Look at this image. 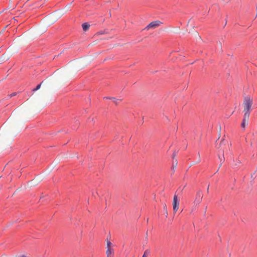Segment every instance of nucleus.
<instances>
[{"label":"nucleus","mask_w":257,"mask_h":257,"mask_svg":"<svg viewBox=\"0 0 257 257\" xmlns=\"http://www.w3.org/2000/svg\"><path fill=\"white\" fill-rule=\"evenodd\" d=\"M43 81H42V82L40 84L38 85L37 86V87H36L35 89H34L33 90V91H37V90H38V89H39L40 88V87H41V84H42V83H43Z\"/></svg>","instance_id":"obj_12"},{"label":"nucleus","mask_w":257,"mask_h":257,"mask_svg":"<svg viewBox=\"0 0 257 257\" xmlns=\"http://www.w3.org/2000/svg\"><path fill=\"white\" fill-rule=\"evenodd\" d=\"M238 163H240V162L239 161H238V162L237 163V164H238Z\"/></svg>","instance_id":"obj_20"},{"label":"nucleus","mask_w":257,"mask_h":257,"mask_svg":"<svg viewBox=\"0 0 257 257\" xmlns=\"http://www.w3.org/2000/svg\"><path fill=\"white\" fill-rule=\"evenodd\" d=\"M254 16H255V18L256 17V16H257V12H256V14H254Z\"/></svg>","instance_id":"obj_17"},{"label":"nucleus","mask_w":257,"mask_h":257,"mask_svg":"<svg viewBox=\"0 0 257 257\" xmlns=\"http://www.w3.org/2000/svg\"><path fill=\"white\" fill-rule=\"evenodd\" d=\"M249 117V115L244 114V117H243V118L242 120V122L241 124V126L242 127L244 128L245 127L246 125H247L248 124Z\"/></svg>","instance_id":"obj_6"},{"label":"nucleus","mask_w":257,"mask_h":257,"mask_svg":"<svg viewBox=\"0 0 257 257\" xmlns=\"http://www.w3.org/2000/svg\"><path fill=\"white\" fill-rule=\"evenodd\" d=\"M16 95V93L15 92L12 93L10 95H8V97L9 98L12 97V96H15Z\"/></svg>","instance_id":"obj_13"},{"label":"nucleus","mask_w":257,"mask_h":257,"mask_svg":"<svg viewBox=\"0 0 257 257\" xmlns=\"http://www.w3.org/2000/svg\"><path fill=\"white\" fill-rule=\"evenodd\" d=\"M252 105V99L249 96H246L244 97L243 102L244 114L250 115Z\"/></svg>","instance_id":"obj_1"},{"label":"nucleus","mask_w":257,"mask_h":257,"mask_svg":"<svg viewBox=\"0 0 257 257\" xmlns=\"http://www.w3.org/2000/svg\"><path fill=\"white\" fill-rule=\"evenodd\" d=\"M228 144V142L224 139H222V140L221 141V142H220V144L219 145V147L218 148L220 149V150L222 152V154H223L224 150H223V149H222L221 148V145H225L226 144ZM222 155H223L222 158L219 157L220 162V166L224 161V155L223 154H222Z\"/></svg>","instance_id":"obj_4"},{"label":"nucleus","mask_w":257,"mask_h":257,"mask_svg":"<svg viewBox=\"0 0 257 257\" xmlns=\"http://www.w3.org/2000/svg\"><path fill=\"white\" fill-rule=\"evenodd\" d=\"M179 206V201L178 199L177 196L175 195L173 198V211L174 212H176L178 210Z\"/></svg>","instance_id":"obj_5"},{"label":"nucleus","mask_w":257,"mask_h":257,"mask_svg":"<svg viewBox=\"0 0 257 257\" xmlns=\"http://www.w3.org/2000/svg\"><path fill=\"white\" fill-rule=\"evenodd\" d=\"M82 26L83 31H86L88 30V29L90 27V25L87 24V23H84L82 24Z\"/></svg>","instance_id":"obj_8"},{"label":"nucleus","mask_w":257,"mask_h":257,"mask_svg":"<svg viewBox=\"0 0 257 257\" xmlns=\"http://www.w3.org/2000/svg\"><path fill=\"white\" fill-rule=\"evenodd\" d=\"M150 250L149 249H147L145 250L144 254L142 257H148L150 254Z\"/></svg>","instance_id":"obj_9"},{"label":"nucleus","mask_w":257,"mask_h":257,"mask_svg":"<svg viewBox=\"0 0 257 257\" xmlns=\"http://www.w3.org/2000/svg\"><path fill=\"white\" fill-rule=\"evenodd\" d=\"M238 163H240V162L239 161H238V162L237 163V164H238Z\"/></svg>","instance_id":"obj_19"},{"label":"nucleus","mask_w":257,"mask_h":257,"mask_svg":"<svg viewBox=\"0 0 257 257\" xmlns=\"http://www.w3.org/2000/svg\"><path fill=\"white\" fill-rule=\"evenodd\" d=\"M114 250L113 248H108L106 249V254L107 257H111L113 254Z\"/></svg>","instance_id":"obj_7"},{"label":"nucleus","mask_w":257,"mask_h":257,"mask_svg":"<svg viewBox=\"0 0 257 257\" xmlns=\"http://www.w3.org/2000/svg\"><path fill=\"white\" fill-rule=\"evenodd\" d=\"M104 99H111V98H109L108 97H104Z\"/></svg>","instance_id":"obj_15"},{"label":"nucleus","mask_w":257,"mask_h":257,"mask_svg":"<svg viewBox=\"0 0 257 257\" xmlns=\"http://www.w3.org/2000/svg\"><path fill=\"white\" fill-rule=\"evenodd\" d=\"M254 16H255V18L256 17V16H257V12H256V14H254Z\"/></svg>","instance_id":"obj_18"},{"label":"nucleus","mask_w":257,"mask_h":257,"mask_svg":"<svg viewBox=\"0 0 257 257\" xmlns=\"http://www.w3.org/2000/svg\"><path fill=\"white\" fill-rule=\"evenodd\" d=\"M203 194L201 190H198L196 193V196L195 199V200L193 202V204L194 205H197L200 204V203L202 201V199L203 198Z\"/></svg>","instance_id":"obj_2"},{"label":"nucleus","mask_w":257,"mask_h":257,"mask_svg":"<svg viewBox=\"0 0 257 257\" xmlns=\"http://www.w3.org/2000/svg\"><path fill=\"white\" fill-rule=\"evenodd\" d=\"M15 257H27V256L24 254H21V255H16Z\"/></svg>","instance_id":"obj_14"},{"label":"nucleus","mask_w":257,"mask_h":257,"mask_svg":"<svg viewBox=\"0 0 257 257\" xmlns=\"http://www.w3.org/2000/svg\"><path fill=\"white\" fill-rule=\"evenodd\" d=\"M111 99H112V101L115 104H117L118 102H120L121 100V99H116L114 97L111 98Z\"/></svg>","instance_id":"obj_11"},{"label":"nucleus","mask_w":257,"mask_h":257,"mask_svg":"<svg viewBox=\"0 0 257 257\" xmlns=\"http://www.w3.org/2000/svg\"><path fill=\"white\" fill-rule=\"evenodd\" d=\"M106 242H107V247H106L107 249L113 248H112V244L111 243V242L108 239L106 240Z\"/></svg>","instance_id":"obj_10"},{"label":"nucleus","mask_w":257,"mask_h":257,"mask_svg":"<svg viewBox=\"0 0 257 257\" xmlns=\"http://www.w3.org/2000/svg\"><path fill=\"white\" fill-rule=\"evenodd\" d=\"M162 23L160 21H155L150 23L146 28L145 29L149 30L150 28L155 29L159 26H160Z\"/></svg>","instance_id":"obj_3"},{"label":"nucleus","mask_w":257,"mask_h":257,"mask_svg":"<svg viewBox=\"0 0 257 257\" xmlns=\"http://www.w3.org/2000/svg\"><path fill=\"white\" fill-rule=\"evenodd\" d=\"M209 186L208 185V187H207V193H208V192H209Z\"/></svg>","instance_id":"obj_16"}]
</instances>
